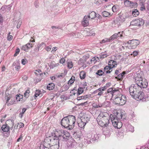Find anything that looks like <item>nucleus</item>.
<instances>
[{
    "instance_id": "1",
    "label": "nucleus",
    "mask_w": 149,
    "mask_h": 149,
    "mask_svg": "<svg viewBox=\"0 0 149 149\" xmlns=\"http://www.w3.org/2000/svg\"><path fill=\"white\" fill-rule=\"evenodd\" d=\"M76 121L75 117L72 115H69L63 118L61 120V124L65 128L69 130L72 129Z\"/></svg>"
},
{
    "instance_id": "2",
    "label": "nucleus",
    "mask_w": 149,
    "mask_h": 149,
    "mask_svg": "<svg viewBox=\"0 0 149 149\" xmlns=\"http://www.w3.org/2000/svg\"><path fill=\"white\" fill-rule=\"evenodd\" d=\"M76 121L75 117L72 115H69L63 118L61 120V124L65 128L69 130L72 129Z\"/></svg>"
},
{
    "instance_id": "3",
    "label": "nucleus",
    "mask_w": 149,
    "mask_h": 149,
    "mask_svg": "<svg viewBox=\"0 0 149 149\" xmlns=\"http://www.w3.org/2000/svg\"><path fill=\"white\" fill-rule=\"evenodd\" d=\"M107 116L104 115L102 113H100L97 118L96 120L98 125L102 127H108L110 130H112L111 127L109 126L110 118L109 115L107 114Z\"/></svg>"
},
{
    "instance_id": "4",
    "label": "nucleus",
    "mask_w": 149,
    "mask_h": 149,
    "mask_svg": "<svg viewBox=\"0 0 149 149\" xmlns=\"http://www.w3.org/2000/svg\"><path fill=\"white\" fill-rule=\"evenodd\" d=\"M55 134L59 141H66L70 139L71 137L70 134L67 131L63 130H56Z\"/></svg>"
},
{
    "instance_id": "5",
    "label": "nucleus",
    "mask_w": 149,
    "mask_h": 149,
    "mask_svg": "<svg viewBox=\"0 0 149 149\" xmlns=\"http://www.w3.org/2000/svg\"><path fill=\"white\" fill-rule=\"evenodd\" d=\"M4 100L8 106H10L16 103L14 96L12 94H10L7 92L5 94Z\"/></svg>"
},
{
    "instance_id": "6",
    "label": "nucleus",
    "mask_w": 149,
    "mask_h": 149,
    "mask_svg": "<svg viewBox=\"0 0 149 149\" xmlns=\"http://www.w3.org/2000/svg\"><path fill=\"white\" fill-rule=\"evenodd\" d=\"M135 81L136 84L140 88V90L142 88H146L148 86L147 80L145 79H143L141 77H136Z\"/></svg>"
},
{
    "instance_id": "7",
    "label": "nucleus",
    "mask_w": 149,
    "mask_h": 149,
    "mask_svg": "<svg viewBox=\"0 0 149 149\" xmlns=\"http://www.w3.org/2000/svg\"><path fill=\"white\" fill-rule=\"evenodd\" d=\"M126 97L125 95L120 94L118 96L116 97L114 100V102L116 104L123 105L126 103Z\"/></svg>"
},
{
    "instance_id": "8",
    "label": "nucleus",
    "mask_w": 149,
    "mask_h": 149,
    "mask_svg": "<svg viewBox=\"0 0 149 149\" xmlns=\"http://www.w3.org/2000/svg\"><path fill=\"white\" fill-rule=\"evenodd\" d=\"M50 138H47L44 140L43 146L44 149H58L59 146V144H56L55 145H49L48 143L50 141Z\"/></svg>"
},
{
    "instance_id": "9",
    "label": "nucleus",
    "mask_w": 149,
    "mask_h": 149,
    "mask_svg": "<svg viewBox=\"0 0 149 149\" xmlns=\"http://www.w3.org/2000/svg\"><path fill=\"white\" fill-rule=\"evenodd\" d=\"M111 118L113 125L115 128L120 129L122 127V123L120 121L116 116H112V117H111Z\"/></svg>"
},
{
    "instance_id": "10",
    "label": "nucleus",
    "mask_w": 149,
    "mask_h": 149,
    "mask_svg": "<svg viewBox=\"0 0 149 149\" xmlns=\"http://www.w3.org/2000/svg\"><path fill=\"white\" fill-rule=\"evenodd\" d=\"M111 118L113 125L115 128L120 129L122 127V123L120 121L116 116H112V117H111Z\"/></svg>"
},
{
    "instance_id": "11",
    "label": "nucleus",
    "mask_w": 149,
    "mask_h": 149,
    "mask_svg": "<svg viewBox=\"0 0 149 149\" xmlns=\"http://www.w3.org/2000/svg\"><path fill=\"white\" fill-rule=\"evenodd\" d=\"M139 90H140V88L136 83L134 84H132L130 87L129 91L130 95L132 97Z\"/></svg>"
},
{
    "instance_id": "12",
    "label": "nucleus",
    "mask_w": 149,
    "mask_h": 149,
    "mask_svg": "<svg viewBox=\"0 0 149 149\" xmlns=\"http://www.w3.org/2000/svg\"><path fill=\"white\" fill-rule=\"evenodd\" d=\"M135 95L133 96L132 97L134 98L135 99L137 100H142L144 101V93L141 91L140 90H139L135 94Z\"/></svg>"
},
{
    "instance_id": "13",
    "label": "nucleus",
    "mask_w": 149,
    "mask_h": 149,
    "mask_svg": "<svg viewBox=\"0 0 149 149\" xmlns=\"http://www.w3.org/2000/svg\"><path fill=\"white\" fill-rule=\"evenodd\" d=\"M48 138H50L49 139H50V141H49L48 143L49 144V145H50V146L52 145H55L56 144H59V141H60L56 137L55 135L54 137L52 136L46 137L44 140H45L46 139Z\"/></svg>"
},
{
    "instance_id": "14",
    "label": "nucleus",
    "mask_w": 149,
    "mask_h": 149,
    "mask_svg": "<svg viewBox=\"0 0 149 149\" xmlns=\"http://www.w3.org/2000/svg\"><path fill=\"white\" fill-rule=\"evenodd\" d=\"M144 23V20L142 19H137L132 21L131 22V25H134L138 26H141Z\"/></svg>"
},
{
    "instance_id": "15",
    "label": "nucleus",
    "mask_w": 149,
    "mask_h": 149,
    "mask_svg": "<svg viewBox=\"0 0 149 149\" xmlns=\"http://www.w3.org/2000/svg\"><path fill=\"white\" fill-rule=\"evenodd\" d=\"M76 144L77 143L72 137L68 140L67 143V146L70 148H74Z\"/></svg>"
},
{
    "instance_id": "16",
    "label": "nucleus",
    "mask_w": 149,
    "mask_h": 149,
    "mask_svg": "<svg viewBox=\"0 0 149 149\" xmlns=\"http://www.w3.org/2000/svg\"><path fill=\"white\" fill-rule=\"evenodd\" d=\"M131 42V46H130V47H128L129 49L135 48L140 43L139 40L136 39L132 40Z\"/></svg>"
},
{
    "instance_id": "17",
    "label": "nucleus",
    "mask_w": 149,
    "mask_h": 149,
    "mask_svg": "<svg viewBox=\"0 0 149 149\" xmlns=\"http://www.w3.org/2000/svg\"><path fill=\"white\" fill-rule=\"evenodd\" d=\"M33 44L31 43H27V44L23 45L22 47V49L26 52H27L29 49L31 48L33 46Z\"/></svg>"
},
{
    "instance_id": "18",
    "label": "nucleus",
    "mask_w": 149,
    "mask_h": 149,
    "mask_svg": "<svg viewBox=\"0 0 149 149\" xmlns=\"http://www.w3.org/2000/svg\"><path fill=\"white\" fill-rule=\"evenodd\" d=\"M88 16L86 15L84 16V20L82 22V24L83 26L85 27L88 25Z\"/></svg>"
},
{
    "instance_id": "19",
    "label": "nucleus",
    "mask_w": 149,
    "mask_h": 149,
    "mask_svg": "<svg viewBox=\"0 0 149 149\" xmlns=\"http://www.w3.org/2000/svg\"><path fill=\"white\" fill-rule=\"evenodd\" d=\"M124 4L127 7L132 8L134 5L133 3L129 0H124Z\"/></svg>"
},
{
    "instance_id": "20",
    "label": "nucleus",
    "mask_w": 149,
    "mask_h": 149,
    "mask_svg": "<svg viewBox=\"0 0 149 149\" xmlns=\"http://www.w3.org/2000/svg\"><path fill=\"white\" fill-rule=\"evenodd\" d=\"M80 119L81 121H83V122L86 124L88 122L89 120V118L86 115H84L82 116H81Z\"/></svg>"
},
{
    "instance_id": "21",
    "label": "nucleus",
    "mask_w": 149,
    "mask_h": 149,
    "mask_svg": "<svg viewBox=\"0 0 149 149\" xmlns=\"http://www.w3.org/2000/svg\"><path fill=\"white\" fill-rule=\"evenodd\" d=\"M108 65L111 68H112L116 66L117 63L116 61L113 60H110L109 61Z\"/></svg>"
},
{
    "instance_id": "22",
    "label": "nucleus",
    "mask_w": 149,
    "mask_h": 149,
    "mask_svg": "<svg viewBox=\"0 0 149 149\" xmlns=\"http://www.w3.org/2000/svg\"><path fill=\"white\" fill-rule=\"evenodd\" d=\"M88 17V19H93L96 16V13L94 11L91 12L87 16Z\"/></svg>"
},
{
    "instance_id": "23",
    "label": "nucleus",
    "mask_w": 149,
    "mask_h": 149,
    "mask_svg": "<svg viewBox=\"0 0 149 149\" xmlns=\"http://www.w3.org/2000/svg\"><path fill=\"white\" fill-rule=\"evenodd\" d=\"M125 127L126 128L127 130L128 131H130L131 132H133L134 130V127L132 126L130 124H128V125H126Z\"/></svg>"
},
{
    "instance_id": "24",
    "label": "nucleus",
    "mask_w": 149,
    "mask_h": 149,
    "mask_svg": "<svg viewBox=\"0 0 149 149\" xmlns=\"http://www.w3.org/2000/svg\"><path fill=\"white\" fill-rule=\"evenodd\" d=\"M1 129L3 132H8L9 131V126L7 125H3L1 127Z\"/></svg>"
},
{
    "instance_id": "25",
    "label": "nucleus",
    "mask_w": 149,
    "mask_h": 149,
    "mask_svg": "<svg viewBox=\"0 0 149 149\" xmlns=\"http://www.w3.org/2000/svg\"><path fill=\"white\" fill-rule=\"evenodd\" d=\"M118 89H116L115 88H110L108 90V92H111V94L112 95H116V93L118 92Z\"/></svg>"
},
{
    "instance_id": "26",
    "label": "nucleus",
    "mask_w": 149,
    "mask_h": 149,
    "mask_svg": "<svg viewBox=\"0 0 149 149\" xmlns=\"http://www.w3.org/2000/svg\"><path fill=\"white\" fill-rule=\"evenodd\" d=\"M55 86V85L53 83H51L49 84L47 86V88L48 90H51L53 89Z\"/></svg>"
},
{
    "instance_id": "27",
    "label": "nucleus",
    "mask_w": 149,
    "mask_h": 149,
    "mask_svg": "<svg viewBox=\"0 0 149 149\" xmlns=\"http://www.w3.org/2000/svg\"><path fill=\"white\" fill-rule=\"evenodd\" d=\"M13 65L15 66V68L16 70H17L20 68L19 63L17 61L14 63Z\"/></svg>"
},
{
    "instance_id": "28",
    "label": "nucleus",
    "mask_w": 149,
    "mask_h": 149,
    "mask_svg": "<svg viewBox=\"0 0 149 149\" xmlns=\"http://www.w3.org/2000/svg\"><path fill=\"white\" fill-rule=\"evenodd\" d=\"M111 69L112 68L109 65L106 66L104 68V71L106 72V73H109L112 71V70L111 71H110Z\"/></svg>"
},
{
    "instance_id": "29",
    "label": "nucleus",
    "mask_w": 149,
    "mask_h": 149,
    "mask_svg": "<svg viewBox=\"0 0 149 149\" xmlns=\"http://www.w3.org/2000/svg\"><path fill=\"white\" fill-rule=\"evenodd\" d=\"M80 77L81 79H84L86 77V72L84 71H81L80 73Z\"/></svg>"
},
{
    "instance_id": "30",
    "label": "nucleus",
    "mask_w": 149,
    "mask_h": 149,
    "mask_svg": "<svg viewBox=\"0 0 149 149\" xmlns=\"http://www.w3.org/2000/svg\"><path fill=\"white\" fill-rule=\"evenodd\" d=\"M84 92V88L83 87H80L78 89L77 93V96H79L80 94Z\"/></svg>"
},
{
    "instance_id": "31",
    "label": "nucleus",
    "mask_w": 149,
    "mask_h": 149,
    "mask_svg": "<svg viewBox=\"0 0 149 149\" xmlns=\"http://www.w3.org/2000/svg\"><path fill=\"white\" fill-rule=\"evenodd\" d=\"M75 79V77L73 76H72L71 78L68 81V84L71 85L72 83H73L74 82Z\"/></svg>"
},
{
    "instance_id": "32",
    "label": "nucleus",
    "mask_w": 149,
    "mask_h": 149,
    "mask_svg": "<svg viewBox=\"0 0 149 149\" xmlns=\"http://www.w3.org/2000/svg\"><path fill=\"white\" fill-rule=\"evenodd\" d=\"M86 124V123L81 120L80 122L78 123L79 126L81 128H84Z\"/></svg>"
},
{
    "instance_id": "33",
    "label": "nucleus",
    "mask_w": 149,
    "mask_h": 149,
    "mask_svg": "<svg viewBox=\"0 0 149 149\" xmlns=\"http://www.w3.org/2000/svg\"><path fill=\"white\" fill-rule=\"evenodd\" d=\"M139 12L137 9H134V11H132V15L134 17H136L139 14Z\"/></svg>"
},
{
    "instance_id": "34",
    "label": "nucleus",
    "mask_w": 149,
    "mask_h": 149,
    "mask_svg": "<svg viewBox=\"0 0 149 149\" xmlns=\"http://www.w3.org/2000/svg\"><path fill=\"white\" fill-rule=\"evenodd\" d=\"M111 40L110 38H105L102 40L101 42H100L101 43H105L109 42H110Z\"/></svg>"
},
{
    "instance_id": "35",
    "label": "nucleus",
    "mask_w": 149,
    "mask_h": 149,
    "mask_svg": "<svg viewBox=\"0 0 149 149\" xmlns=\"http://www.w3.org/2000/svg\"><path fill=\"white\" fill-rule=\"evenodd\" d=\"M88 97L87 95H86L84 96H78L77 97V99L78 100H81L85 99Z\"/></svg>"
},
{
    "instance_id": "36",
    "label": "nucleus",
    "mask_w": 149,
    "mask_h": 149,
    "mask_svg": "<svg viewBox=\"0 0 149 149\" xmlns=\"http://www.w3.org/2000/svg\"><path fill=\"white\" fill-rule=\"evenodd\" d=\"M23 98L22 95L19 94V95H17L16 96V99L17 100V102L19 101L21 99H22Z\"/></svg>"
},
{
    "instance_id": "37",
    "label": "nucleus",
    "mask_w": 149,
    "mask_h": 149,
    "mask_svg": "<svg viewBox=\"0 0 149 149\" xmlns=\"http://www.w3.org/2000/svg\"><path fill=\"white\" fill-rule=\"evenodd\" d=\"M67 64V67L69 69L72 68L73 66V64L71 61H69L68 62Z\"/></svg>"
},
{
    "instance_id": "38",
    "label": "nucleus",
    "mask_w": 149,
    "mask_h": 149,
    "mask_svg": "<svg viewBox=\"0 0 149 149\" xmlns=\"http://www.w3.org/2000/svg\"><path fill=\"white\" fill-rule=\"evenodd\" d=\"M125 74V71L123 72L122 73H120L118 75V78L119 79H121L124 77Z\"/></svg>"
},
{
    "instance_id": "39",
    "label": "nucleus",
    "mask_w": 149,
    "mask_h": 149,
    "mask_svg": "<svg viewBox=\"0 0 149 149\" xmlns=\"http://www.w3.org/2000/svg\"><path fill=\"white\" fill-rule=\"evenodd\" d=\"M102 15L104 17H107L110 15V13L106 11H104L102 12Z\"/></svg>"
},
{
    "instance_id": "40",
    "label": "nucleus",
    "mask_w": 149,
    "mask_h": 149,
    "mask_svg": "<svg viewBox=\"0 0 149 149\" xmlns=\"http://www.w3.org/2000/svg\"><path fill=\"white\" fill-rule=\"evenodd\" d=\"M106 89V86H104L103 87L100 88L97 90H96L95 92V93L98 92L99 91H104Z\"/></svg>"
},
{
    "instance_id": "41",
    "label": "nucleus",
    "mask_w": 149,
    "mask_h": 149,
    "mask_svg": "<svg viewBox=\"0 0 149 149\" xmlns=\"http://www.w3.org/2000/svg\"><path fill=\"white\" fill-rule=\"evenodd\" d=\"M30 91L29 89L27 90L24 93V96L26 98H27L29 96V93Z\"/></svg>"
},
{
    "instance_id": "42",
    "label": "nucleus",
    "mask_w": 149,
    "mask_h": 149,
    "mask_svg": "<svg viewBox=\"0 0 149 149\" xmlns=\"http://www.w3.org/2000/svg\"><path fill=\"white\" fill-rule=\"evenodd\" d=\"M118 34L117 33H115L110 38V39L111 40H113L116 38L118 37Z\"/></svg>"
},
{
    "instance_id": "43",
    "label": "nucleus",
    "mask_w": 149,
    "mask_h": 149,
    "mask_svg": "<svg viewBox=\"0 0 149 149\" xmlns=\"http://www.w3.org/2000/svg\"><path fill=\"white\" fill-rule=\"evenodd\" d=\"M104 74V72L101 70H97L96 73V74L99 76H101Z\"/></svg>"
},
{
    "instance_id": "44",
    "label": "nucleus",
    "mask_w": 149,
    "mask_h": 149,
    "mask_svg": "<svg viewBox=\"0 0 149 149\" xmlns=\"http://www.w3.org/2000/svg\"><path fill=\"white\" fill-rule=\"evenodd\" d=\"M26 110V108H23L22 112L19 113V115L21 117H22L23 116V115L24 113Z\"/></svg>"
},
{
    "instance_id": "45",
    "label": "nucleus",
    "mask_w": 149,
    "mask_h": 149,
    "mask_svg": "<svg viewBox=\"0 0 149 149\" xmlns=\"http://www.w3.org/2000/svg\"><path fill=\"white\" fill-rule=\"evenodd\" d=\"M40 90H36V91L34 95L35 97H37L38 96L40 95Z\"/></svg>"
},
{
    "instance_id": "46",
    "label": "nucleus",
    "mask_w": 149,
    "mask_h": 149,
    "mask_svg": "<svg viewBox=\"0 0 149 149\" xmlns=\"http://www.w3.org/2000/svg\"><path fill=\"white\" fill-rule=\"evenodd\" d=\"M18 126H19V128H20L24 127V124L22 123H19L17 124L16 128H17Z\"/></svg>"
},
{
    "instance_id": "47",
    "label": "nucleus",
    "mask_w": 149,
    "mask_h": 149,
    "mask_svg": "<svg viewBox=\"0 0 149 149\" xmlns=\"http://www.w3.org/2000/svg\"><path fill=\"white\" fill-rule=\"evenodd\" d=\"M99 138V137L98 135L97 134L94 135L93 137H92V139L93 140H96L98 139Z\"/></svg>"
},
{
    "instance_id": "48",
    "label": "nucleus",
    "mask_w": 149,
    "mask_h": 149,
    "mask_svg": "<svg viewBox=\"0 0 149 149\" xmlns=\"http://www.w3.org/2000/svg\"><path fill=\"white\" fill-rule=\"evenodd\" d=\"M23 65H25L27 63V61L26 58L22 59L21 61Z\"/></svg>"
},
{
    "instance_id": "49",
    "label": "nucleus",
    "mask_w": 149,
    "mask_h": 149,
    "mask_svg": "<svg viewBox=\"0 0 149 149\" xmlns=\"http://www.w3.org/2000/svg\"><path fill=\"white\" fill-rule=\"evenodd\" d=\"M20 52V49L19 48H17L16 50L15 53L14 54V56H16L17 54H18Z\"/></svg>"
},
{
    "instance_id": "50",
    "label": "nucleus",
    "mask_w": 149,
    "mask_h": 149,
    "mask_svg": "<svg viewBox=\"0 0 149 149\" xmlns=\"http://www.w3.org/2000/svg\"><path fill=\"white\" fill-rule=\"evenodd\" d=\"M10 33L9 32L8 33V36L7 37V40H11L13 38V37L12 36L10 35Z\"/></svg>"
},
{
    "instance_id": "51",
    "label": "nucleus",
    "mask_w": 149,
    "mask_h": 149,
    "mask_svg": "<svg viewBox=\"0 0 149 149\" xmlns=\"http://www.w3.org/2000/svg\"><path fill=\"white\" fill-rule=\"evenodd\" d=\"M95 4L98 5L102 3L101 0H95Z\"/></svg>"
},
{
    "instance_id": "52",
    "label": "nucleus",
    "mask_w": 149,
    "mask_h": 149,
    "mask_svg": "<svg viewBox=\"0 0 149 149\" xmlns=\"http://www.w3.org/2000/svg\"><path fill=\"white\" fill-rule=\"evenodd\" d=\"M136 149H149V147L148 148L147 147H146L145 146H142L141 148L138 147Z\"/></svg>"
},
{
    "instance_id": "53",
    "label": "nucleus",
    "mask_w": 149,
    "mask_h": 149,
    "mask_svg": "<svg viewBox=\"0 0 149 149\" xmlns=\"http://www.w3.org/2000/svg\"><path fill=\"white\" fill-rule=\"evenodd\" d=\"M52 48V46L51 45H49L48 46H47L46 47V49L47 51H50L51 48Z\"/></svg>"
},
{
    "instance_id": "54",
    "label": "nucleus",
    "mask_w": 149,
    "mask_h": 149,
    "mask_svg": "<svg viewBox=\"0 0 149 149\" xmlns=\"http://www.w3.org/2000/svg\"><path fill=\"white\" fill-rule=\"evenodd\" d=\"M132 40H129V41L127 43H124L123 44V45L124 46H125L126 47H127V46H126V45L127 44H129V45H130L131 46V45H132Z\"/></svg>"
},
{
    "instance_id": "55",
    "label": "nucleus",
    "mask_w": 149,
    "mask_h": 149,
    "mask_svg": "<svg viewBox=\"0 0 149 149\" xmlns=\"http://www.w3.org/2000/svg\"><path fill=\"white\" fill-rule=\"evenodd\" d=\"M63 88L65 91H66L69 89V86L68 85H66L64 86Z\"/></svg>"
},
{
    "instance_id": "56",
    "label": "nucleus",
    "mask_w": 149,
    "mask_h": 149,
    "mask_svg": "<svg viewBox=\"0 0 149 149\" xmlns=\"http://www.w3.org/2000/svg\"><path fill=\"white\" fill-rule=\"evenodd\" d=\"M65 59L63 58H62L60 60V63L63 64L65 63Z\"/></svg>"
},
{
    "instance_id": "57",
    "label": "nucleus",
    "mask_w": 149,
    "mask_h": 149,
    "mask_svg": "<svg viewBox=\"0 0 149 149\" xmlns=\"http://www.w3.org/2000/svg\"><path fill=\"white\" fill-rule=\"evenodd\" d=\"M112 10L114 12H115L116 11L117 8L115 5H114L112 7Z\"/></svg>"
},
{
    "instance_id": "58",
    "label": "nucleus",
    "mask_w": 149,
    "mask_h": 149,
    "mask_svg": "<svg viewBox=\"0 0 149 149\" xmlns=\"http://www.w3.org/2000/svg\"><path fill=\"white\" fill-rule=\"evenodd\" d=\"M38 3L37 1H36L34 2V6L36 8H38L39 6Z\"/></svg>"
},
{
    "instance_id": "59",
    "label": "nucleus",
    "mask_w": 149,
    "mask_h": 149,
    "mask_svg": "<svg viewBox=\"0 0 149 149\" xmlns=\"http://www.w3.org/2000/svg\"><path fill=\"white\" fill-rule=\"evenodd\" d=\"M87 104V102H85L83 103H81L79 104L78 105L79 106H83V105H86Z\"/></svg>"
},
{
    "instance_id": "60",
    "label": "nucleus",
    "mask_w": 149,
    "mask_h": 149,
    "mask_svg": "<svg viewBox=\"0 0 149 149\" xmlns=\"http://www.w3.org/2000/svg\"><path fill=\"white\" fill-rule=\"evenodd\" d=\"M3 22V17L0 14V22L2 23Z\"/></svg>"
},
{
    "instance_id": "61",
    "label": "nucleus",
    "mask_w": 149,
    "mask_h": 149,
    "mask_svg": "<svg viewBox=\"0 0 149 149\" xmlns=\"http://www.w3.org/2000/svg\"><path fill=\"white\" fill-rule=\"evenodd\" d=\"M90 34H89L90 36H95V33L92 31H90Z\"/></svg>"
},
{
    "instance_id": "62",
    "label": "nucleus",
    "mask_w": 149,
    "mask_h": 149,
    "mask_svg": "<svg viewBox=\"0 0 149 149\" xmlns=\"http://www.w3.org/2000/svg\"><path fill=\"white\" fill-rule=\"evenodd\" d=\"M57 47H54L52 48V50L51 51V52H52L53 51L55 52L56 51L57 49Z\"/></svg>"
},
{
    "instance_id": "63",
    "label": "nucleus",
    "mask_w": 149,
    "mask_h": 149,
    "mask_svg": "<svg viewBox=\"0 0 149 149\" xmlns=\"http://www.w3.org/2000/svg\"><path fill=\"white\" fill-rule=\"evenodd\" d=\"M132 54H133L134 56H135L138 54V52L136 51H134Z\"/></svg>"
},
{
    "instance_id": "64",
    "label": "nucleus",
    "mask_w": 149,
    "mask_h": 149,
    "mask_svg": "<svg viewBox=\"0 0 149 149\" xmlns=\"http://www.w3.org/2000/svg\"><path fill=\"white\" fill-rule=\"evenodd\" d=\"M21 22H19L17 24V28L18 29L20 27V26L21 24Z\"/></svg>"
}]
</instances>
